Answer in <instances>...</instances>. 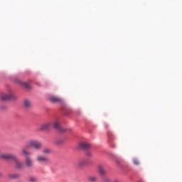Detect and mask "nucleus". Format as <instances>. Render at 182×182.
<instances>
[{
	"instance_id": "nucleus-3",
	"label": "nucleus",
	"mask_w": 182,
	"mask_h": 182,
	"mask_svg": "<svg viewBox=\"0 0 182 182\" xmlns=\"http://www.w3.org/2000/svg\"><path fill=\"white\" fill-rule=\"evenodd\" d=\"M29 147H33L35 150H41L42 149V142L38 140H30L28 141Z\"/></svg>"
},
{
	"instance_id": "nucleus-5",
	"label": "nucleus",
	"mask_w": 182,
	"mask_h": 182,
	"mask_svg": "<svg viewBox=\"0 0 182 182\" xmlns=\"http://www.w3.org/2000/svg\"><path fill=\"white\" fill-rule=\"evenodd\" d=\"M0 99L3 102H6V100H11L14 99V94L10 92L9 94L1 93L0 95Z\"/></svg>"
},
{
	"instance_id": "nucleus-21",
	"label": "nucleus",
	"mask_w": 182,
	"mask_h": 182,
	"mask_svg": "<svg viewBox=\"0 0 182 182\" xmlns=\"http://www.w3.org/2000/svg\"><path fill=\"white\" fill-rule=\"evenodd\" d=\"M23 85L25 86V87H29V84L27 82H23Z\"/></svg>"
},
{
	"instance_id": "nucleus-20",
	"label": "nucleus",
	"mask_w": 182,
	"mask_h": 182,
	"mask_svg": "<svg viewBox=\"0 0 182 182\" xmlns=\"http://www.w3.org/2000/svg\"><path fill=\"white\" fill-rule=\"evenodd\" d=\"M115 161H116V163H117V164H120V163H122V159L119 158H116Z\"/></svg>"
},
{
	"instance_id": "nucleus-23",
	"label": "nucleus",
	"mask_w": 182,
	"mask_h": 182,
	"mask_svg": "<svg viewBox=\"0 0 182 182\" xmlns=\"http://www.w3.org/2000/svg\"><path fill=\"white\" fill-rule=\"evenodd\" d=\"M114 182H119V181H114Z\"/></svg>"
},
{
	"instance_id": "nucleus-13",
	"label": "nucleus",
	"mask_w": 182,
	"mask_h": 182,
	"mask_svg": "<svg viewBox=\"0 0 182 182\" xmlns=\"http://www.w3.org/2000/svg\"><path fill=\"white\" fill-rule=\"evenodd\" d=\"M85 164H87V161L86 159H82L78 161L77 166L78 167H84Z\"/></svg>"
},
{
	"instance_id": "nucleus-7",
	"label": "nucleus",
	"mask_w": 182,
	"mask_h": 182,
	"mask_svg": "<svg viewBox=\"0 0 182 182\" xmlns=\"http://www.w3.org/2000/svg\"><path fill=\"white\" fill-rule=\"evenodd\" d=\"M16 157L13 154H0V159H3V160H14V159Z\"/></svg>"
},
{
	"instance_id": "nucleus-18",
	"label": "nucleus",
	"mask_w": 182,
	"mask_h": 182,
	"mask_svg": "<svg viewBox=\"0 0 182 182\" xmlns=\"http://www.w3.org/2000/svg\"><path fill=\"white\" fill-rule=\"evenodd\" d=\"M133 163L134 166H139V164H140V161H139V159H137L136 158H134Z\"/></svg>"
},
{
	"instance_id": "nucleus-8",
	"label": "nucleus",
	"mask_w": 182,
	"mask_h": 182,
	"mask_svg": "<svg viewBox=\"0 0 182 182\" xmlns=\"http://www.w3.org/2000/svg\"><path fill=\"white\" fill-rule=\"evenodd\" d=\"M49 100L52 103H63V99L55 95H50Z\"/></svg>"
},
{
	"instance_id": "nucleus-10",
	"label": "nucleus",
	"mask_w": 182,
	"mask_h": 182,
	"mask_svg": "<svg viewBox=\"0 0 182 182\" xmlns=\"http://www.w3.org/2000/svg\"><path fill=\"white\" fill-rule=\"evenodd\" d=\"M90 147H92V146L90 144L85 143V142L80 144V148L82 149V150H89V149H90Z\"/></svg>"
},
{
	"instance_id": "nucleus-17",
	"label": "nucleus",
	"mask_w": 182,
	"mask_h": 182,
	"mask_svg": "<svg viewBox=\"0 0 182 182\" xmlns=\"http://www.w3.org/2000/svg\"><path fill=\"white\" fill-rule=\"evenodd\" d=\"M88 180H89V181H91V182H95V181H97V177L91 176V177L88 178Z\"/></svg>"
},
{
	"instance_id": "nucleus-14",
	"label": "nucleus",
	"mask_w": 182,
	"mask_h": 182,
	"mask_svg": "<svg viewBox=\"0 0 182 182\" xmlns=\"http://www.w3.org/2000/svg\"><path fill=\"white\" fill-rule=\"evenodd\" d=\"M19 177H21V176L18 173L9 175V178H10L11 180H15L16 178H19Z\"/></svg>"
},
{
	"instance_id": "nucleus-9",
	"label": "nucleus",
	"mask_w": 182,
	"mask_h": 182,
	"mask_svg": "<svg viewBox=\"0 0 182 182\" xmlns=\"http://www.w3.org/2000/svg\"><path fill=\"white\" fill-rule=\"evenodd\" d=\"M13 161H14L15 167L17 168L18 170H21L23 168V164L22 162H21V161H19L18 157L16 156V158L14 159V160H13Z\"/></svg>"
},
{
	"instance_id": "nucleus-2",
	"label": "nucleus",
	"mask_w": 182,
	"mask_h": 182,
	"mask_svg": "<svg viewBox=\"0 0 182 182\" xmlns=\"http://www.w3.org/2000/svg\"><path fill=\"white\" fill-rule=\"evenodd\" d=\"M97 168H98V172H99V173L100 174V176L102 177V181L109 182L110 179L109 178V177H107V176H106V171H105V168H103V166L98 165Z\"/></svg>"
},
{
	"instance_id": "nucleus-12",
	"label": "nucleus",
	"mask_w": 182,
	"mask_h": 182,
	"mask_svg": "<svg viewBox=\"0 0 182 182\" xmlns=\"http://www.w3.org/2000/svg\"><path fill=\"white\" fill-rule=\"evenodd\" d=\"M23 105H24V107H26V109H29L32 107V102H31V100L28 99L24 100Z\"/></svg>"
},
{
	"instance_id": "nucleus-4",
	"label": "nucleus",
	"mask_w": 182,
	"mask_h": 182,
	"mask_svg": "<svg viewBox=\"0 0 182 182\" xmlns=\"http://www.w3.org/2000/svg\"><path fill=\"white\" fill-rule=\"evenodd\" d=\"M53 123L52 122H46L40 125L38 130L40 132H49L50 130Z\"/></svg>"
},
{
	"instance_id": "nucleus-6",
	"label": "nucleus",
	"mask_w": 182,
	"mask_h": 182,
	"mask_svg": "<svg viewBox=\"0 0 182 182\" xmlns=\"http://www.w3.org/2000/svg\"><path fill=\"white\" fill-rule=\"evenodd\" d=\"M36 161L42 164H46V163H49V158L43 155H38L36 156Z\"/></svg>"
},
{
	"instance_id": "nucleus-1",
	"label": "nucleus",
	"mask_w": 182,
	"mask_h": 182,
	"mask_svg": "<svg viewBox=\"0 0 182 182\" xmlns=\"http://www.w3.org/2000/svg\"><path fill=\"white\" fill-rule=\"evenodd\" d=\"M21 156H24L26 167L27 168H32L33 167V159L31 156V152L26 149H22Z\"/></svg>"
},
{
	"instance_id": "nucleus-24",
	"label": "nucleus",
	"mask_w": 182,
	"mask_h": 182,
	"mask_svg": "<svg viewBox=\"0 0 182 182\" xmlns=\"http://www.w3.org/2000/svg\"><path fill=\"white\" fill-rule=\"evenodd\" d=\"M57 143H58V144H59V141Z\"/></svg>"
},
{
	"instance_id": "nucleus-15",
	"label": "nucleus",
	"mask_w": 182,
	"mask_h": 182,
	"mask_svg": "<svg viewBox=\"0 0 182 182\" xmlns=\"http://www.w3.org/2000/svg\"><path fill=\"white\" fill-rule=\"evenodd\" d=\"M43 153L44 154H50V153H52V150L49 148H46L43 151Z\"/></svg>"
},
{
	"instance_id": "nucleus-22",
	"label": "nucleus",
	"mask_w": 182,
	"mask_h": 182,
	"mask_svg": "<svg viewBox=\"0 0 182 182\" xmlns=\"http://www.w3.org/2000/svg\"><path fill=\"white\" fill-rule=\"evenodd\" d=\"M4 177V173L2 172H0V178H2Z\"/></svg>"
},
{
	"instance_id": "nucleus-11",
	"label": "nucleus",
	"mask_w": 182,
	"mask_h": 182,
	"mask_svg": "<svg viewBox=\"0 0 182 182\" xmlns=\"http://www.w3.org/2000/svg\"><path fill=\"white\" fill-rule=\"evenodd\" d=\"M53 127L54 129H56V130H58V132H63L62 128L60 127V124L59 123L58 120L54 122Z\"/></svg>"
},
{
	"instance_id": "nucleus-19",
	"label": "nucleus",
	"mask_w": 182,
	"mask_h": 182,
	"mask_svg": "<svg viewBox=\"0 0 182 182\" xmlns=\"http://www.w3.org/2000/svg\"><path fill=\"white\" fill-rule=\"evenodd\" d=\"M86 156H87V157H92V152H90V151H87V152H86Z\"/></svg>"
},
{
	"instance_id": "nucleus-16",
	"label": "nucleus",
	"mask_w": 182,
	"mask_h": 182,
	"mask_svg": "<svg viewBox=\"0 0 182 182\" xmlns=\"http://www.w3.org/2000/svg\"><path fill=\"white\" fill-rule=\"evenodd\" d=\"M28 181H30V182H36V181H38V178L35 177V176H30L28 178Z\"/></svg>"
}]
</instances>
